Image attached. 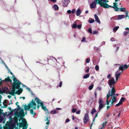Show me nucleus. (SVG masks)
<instances>
[{
    "label": "nucleus",
    "instance_id": "1",
    "mask_svg": "<svg viewBox=\"0 0 129 129\" xmlns=\"http://www.w3.org/2000/svg\"><path fill=\"white\" fill-rule=\"evenodd\" d=\"M115 3H114L113 6H112L109 5L107 4L109 1L107 0H94V1L90 4V7L91 9H93L95 8L96 7V4H99L100 6L103 7L105 8H108L109 7L113 8L115 11H121V8L119 9L117 7V2L119 0H115Z\"/></svg>",
    "mask_w": 129,
    "mask_h": 129
},
{
    "label": "nucleus",
    "instance_id": "2",
    "mask_svg": "<svg viewBox=\"0 0 129 129\" xmlns=\"http://www.w3.org/2000/svg\"><path fill=\"white\" fill-rule=\"evenodd\" d=\"M115 90L114 87H113L111 89V91H109V93L107 95V99H108L109 97L111 96V102L110 105V106H111V105H113L114 104V103L116 101L117 98L115 96Z\"/></svg>",
    "mask_w": 129,
    "mask_h": 129
},
{
    "label": "nucleus",
    "instance_id": "3",
    "mask_svg": "<svg viewBox=\"0 0 129 129\" xmlns=\"http://www.w3.org/2000/svg\"><path fill=\"white\" fill-rule=\"evenodd\" d=\"M36 101V103L37 104V107L38 109H39L40 106L42 107V108L44 111L49 113V112L48 109L46 108V106L44 105L43 102L37 97H36L35 99V101Z\"/></svg>",
    "mask_w": 129,
    "mask_h": 129
},
{
    "label": "nucleus",
    "instance_id": "4",
    "mask_svg": "<svg viewBox=\"0 0 129 129\" xmlns=\"http://www.w3.org/2000/svg\"><path fill=\"white\" fill-rule=\"evenodd\" d=\"M13 85L15 87V88L19 89L20 88V85H22V86L23 85L15 77L13 74Z\"/></svg>",
    "mask_w": 129,
    "mask_h": 129
},
{
    "label": "nucleus",
    "instance_id": "5",
    "mask_svg": "<svg viewBox=\"0 0 129 129\" xmlns=\"http://www.w3.org/2000/svg\"><path fill=\"white\" fill-rule=\"evenodd\" d=\"M36 102V100L35 101V100L34 101V100L32 99L31 101H30L28 104L29 107V108H32L34 109H36V107L37 106L36 104L35 103V102Z\"/></svg>",
    "mask_w": 129,
    "mask_h": 129
},
{
    "label": "nucleus",
    "instance_id": "6",
    "mask_svg": "<svg viewBox=\"0 0 129 129\" xmlns=\"http://www.w3.org/2000/svg\"><path fill=\"white\" fill-rule=\"evenodd\" d=\"M99 107L98 112H99L100 110L102 109L105 107V104H103V101L102 99H100L99 101Z\"/></svg>",
    "mask_w": 129,
    "mask_h": 129
},
{
    "label": "nucleus",
    "instance_id": "7",
    "mask_svg": "<svg viewBox=\"0 0 129 129\" xmlns=\"http://www.w3.org/2000/svg\"><path fill=\"white\" fill-rule=\"evenodd\" d=\"M6 127L7 129H13L14 125L10 122L7 121L6 124Z\"/></svg>",
    "mask_w": 129,
    "mask_h": 129
},
{
    "label": "nucleus",
    "instance_id": "8",
    "mask_svg": "<svg viewBox=\"0 0 129 129\" xmlns=\"http://www.w3.org/2000/svg\"><path fill=\"white\" fill-rule=\"evenodd\" d=\"M116 82L115 81L114 78H111L108 81V84L110 88L113 87H112V85H114Z\"/></svg>",
    "mask_w": 129,
    "mask_h": 129
},
{
    "label": "nucleus",
    "instance_id": "9",
    "mask_svg": "<svg viewBox=\"0 0 129 129\" xmlns=\"http://www.w3.org/2000/svg\"><path fill=\"white\" fill-rule=\"evenodd\" d=\"M121 70V66L119 67V69L116 72L115 76L116 77V80L117 81L118 78L120 76V75L121 73L120 70Z\"/></svg>",
    "mask_w": 129,
    "mask_h": 129
},
{
    "label": "nucleus",
    "instance_id": "10",
    "mask_svg": "<svg viewBox=\"0 0 129 129\" xmlns=\"http://www.w3.org/2000/svg\"><path fill=\"white\" fill-rule=\"evenodd\" d=\"M89 117L88 113H86L85 114L83 120L84 123L85 124L87 122L89 121Z\"/></svg>",
    "mask_w": 129,
    "mask_h": 129
},
{
    "label": "nucleus",
    "instance_id": "11",
    "mask_svg": "<svg viewBox=\"0 0 129 129\" xmlns=\"http://www.w3.org/2000/svg\"><path fill=\"white\" fill-rule=\"evenodd\" d=\"M27 125V123L26 120L23 119V122L20 123L19 126L20 127H25V126H26Z\"/></svg>",
    "mask_w": 129,
    "mask_h": 129
},
{
    "label": "nucleus",
    "instance_id": "12",
    "mask_svg": "<svg viewBox=\"0 0 129 129\" xmlns=\"http://www.w3.org/2000/svg\"><path fill=\"white\" fill-rule=\"evenodd\" d=\"M24 112L23 109H20L19 111L17 113L16 115L19 117L24 114Z\"/></svg>",
    "mask_w": 129,
    "mask_h": 129
},
{
    "label": "nucleus",
    "instance_id": "13",
    "mask_svg": "<svg viewBox=\"0 0 129 129\" xmlns=\"http://www.w3.org/2000/svg\"><path fill=\"white\" fill-rule=\"evenodd\" d=\"M63 6L64 7H67L68 4L70 2L69 0H63Z\"/></svg>",
    "mask_w": 129,
    "mask_h": 129
},
{
    "label": "nucleus",
    "instance_id": "14",
    "mask_svg": "<svg viewBox=\"0 0 129 129\" xmlns=\"http://www.w3.org/2000/svg\"><path fill=\"white\" fill-rule=\"evenodd\" d=\"M94 18L95 21L99 24L101 23L100 20L97 15L96 14L94 15Z\"/></svg>",
    "mask_w": 129,
    "mask_h": 129
},
{
    "label": "nucleus",
    "instance_id": "15",
    "mask_svg": "<svg viewBox=\"0 0 129 129\" xmlns=\"http://www.w3.org/2000/svg\"><path fill=\"white\" fill-rule=\"evenodd\" d=\"M15 88V87H13L12 90L9 91V93L10 94H14V93H16Z\"/></svg>",
    "mask_w": 129,
    "mask_h": 129
},
{
    "label": "nucleus",
    "instance_id": "16",
    "mask_svg": "<svg viewBox=\"0 0 129 129\" xmlns=\"http://www.w3.org/2000/svg\"><path fill=\"white\" fill-rule=\"evenodd\" d=\"M59 113V111H57L55 109H53L51 110L50 113L52 114H58Z\"/></svg>",
    "mask_w": 129,
    "mask_h": 129
},
{
    "label": "nucleus",
    "instance_id": "17",
    "mask_svg": "<svg viewBox=\"0 0 129 129\" xmlns=\"http://www.w3.org/2000/svg\"><path fill=\"white\" fill-rule=\"evenodd\" d=\"M81 13V11L80 9H77L76 12V15L77 16H79Z\"/></svg>",
    "mask_w": 129,
    "mask_h": 129
},
{
    "label": "nucleus",
    "instance_id": "18",
    "mask_svg": "<svg viewBox=\"0 0 129 129\" xmlns=\"http://www.w3.org/2000/svg\"><path fill=\"white\" fill-rule=\"evenodd\" d=\"M121 12H125V17H126L127 16L128 12L127 11H126V9L125 8H121Z\"/></svg>",
    "mask_w": 129,
    "mask_h": 129
},
{
    "label": "nucleus",
    "instance_id": "19",
    "mask_svg": "<svg viewBox=\"0 0 129 129\" xmlns=\"http://www.w3.org/2000/svg\"><path fill=\"white\" fill-rule=\"evenodd\" d=\"M23 90L22 89L20 88L18 89V90H16V93L18 95H19L22 92Z\"/></svg>",
    "mask_w": 129,
    "mask_h": 129
},
{
    "label": "nucleus",
    "instance_id": "20",
    "mask_svg": "<svg viewBox=\"0 0 129 129\" xmlns=\"http://www.w3.org/2000/svg\"><path fill=\"white\" fill-rule=\"evenodd\" d=\"M128 67V66L126 64L124 65L123 66L121 65V71L127 69Z\"/></svg>",
    "mask_w": 129,
    "mask_h": 129
},
{
    "label": "nucleus",
    "instance_id": "21",
    "mask_svg": "<svg viewBox=\"0 0 129 129\" xmlns=\"http://www.w3.org/2000/svg\"><path fill=\"white\" fill-rule=\"evenodd\" d=\"M2 81H3L7 82L11 81V80L10 79V78L9 76H8V77L7 78H6L5 80H3Z\"/></svg>",
    "mask_w": 129,
    "mask_h": 129
},
{
    "label": "nucleus",
    "instance_id": "22",
    "mask_svg": "<svg viewBox=\"0 0 129 129\" xmlns=\"http://www.w3.org/2000/svg\"><path fill=\"white\" fill-rule=\"evenodd\" d=\"M30 111V114L32 115H33V117H34L36 115V113L34 112L33 110L32 109H30L29 110Z\"/></svg>",
    "mask_w": 129,
    "mask_h": 129
},
{
    "label": "nucleus",
    "instance_id": "23",
    "mask_svg": "<svg viewBox=\"0 0 129 129\" xmlns=\"http://www.w3.org/2000/svg\"><path fill=\"white\" fill-rule=\"evenodd\" d=\"M119 26H116L114 27L113 29V30L114 33H115L119 28Z\"/></svg>",
    "mask_w": 129,
    "mask_h": 129
},
{
    "label": "nucleus",
    "instance_id": "24",
    "mask_svg": "<svg viewBox=\"0 0 129 129\" xmlns=\"http://www.w3.org/2000/svg\"><path fill=\"white\" fill-rule=\"evenodd\" d=\"M59 7L58 5L56 4H55L53 6V8L55 10H56L58 9Z\"/></svg>",
    "mask_w": 129,
    "mask_h": 129
},
{
    "label": "nucleus",
    "instance_id": "25",
    "mask_svg": "<svg viewBox=\"0 0 129 129\" xmlns=\"http://www.w3.org/2000/svg\"><path fill=\"white\" fill-rule=\"evenodd\" d=\"M89 74H88L85 75L83 77V78L84 79H86L88 78L89 76Z\"/></svg>",
    "mask_w": 129,
    "mask_h": 129
},
{
    "label": "nucleus",
    "instance_id": "26",
    "mask_svg": "<svg viewBox=\"0 0 129 129\" xmlns=\"http://www.w3.org/2000/svg\"><path fill=\"white\" fill-rule=\"evenodd\" d=\"M89 21L90 23H92L94 22L95 21L93 19L89 18Z\"/></svg>",
    "mask_w": 129,
    "mask_h": 129
},
{
    "label": "nucleus",
    "instance_id": "27",
    "mask_svg": "<svg viewBox=\"0 0 129 129\" xmlns=\"http://www.w3.org/2000/svg\"><path fill=\"white\" fill-rule=\"evenodd\" d=\"M77 23L75 22H74L73 24L72 27L74 28H75L77 27Z\"/></svg>",
    "mask_w": 129,
    "mask_h": 129
},
{
    "label": "nucleus",
    "instance_id": "28",
    "mask_svg": "<svg viewBox=\"0 0 129 129\" xmlns=\"http://www.w3.org/2000/svg\"><path fill=\"white\" fill-rule=\"evenodd\" d=\"M81 41L82 42H85L86 43H87V41L86 40L85 38V37H83V38H82V40H81Z\"/></svg>",
    "mask_w": 129,
    "mask_h": 129
},
{
    "label": "nucleus",
    "instance_id": "29",
    "mask_svg": "<svg viewBox=\"0 0 129 129\" xmlns=\"http://www.w3.org/2000/svg\"><path fill=\"white\" fill-rule=\"evenodd\" d=\"M24 109L25 110H29V109H30V108H29V107L28 104V106L26 105L24 106Z\"/></svg>",
    "mask_w": 129,
    "mask_h": 129
},
{
    "label": "nucleus",
    "instance_id": "30",
    "mask_svg": "<svg viewBox=\"0 0 129 129\" xmlns=\"http://www.w3.org/2000/svg\"><path fill=\"white\" fill-rule=\"evenodd\" d=\"M96 112V110L94 109H92L91 112V113L92 115H93L94 114V113L95 112Z\"/></svg>",
    "mask_w": 129,
    "mask_h": 129
},
{
    "label": "nucleus",
    "instance_id": "31",
    "mask_svg": "<svg viewBox=\"0 0 129 129\" xmlns=\"http://www.w3.org/2000/svg\"><path fill=\"white\" fill-rule=\"evenodd\" d=\"M121 104V99L120 100L119 103L115 105V107H117Z\"/></svg>",
    "mask_w": 129,
    "mask_h": 129
},
{
    "label": "nucleus",
    "instance_id": "32",
    "mask_svg": "<svg viewBox=\"0 0 129 129\" xmlns=\"http://www.w3.org/2000/svg\"><path fill=\"white\" fill-rule=\"evenodd\" d=\"M93 85L92 84L91 85H90L89 87V90H91L93 88Z\"/></svg>",
    "mask_w": 129,
    "mask_h": 129
},
{
    "label": "nucleus",
    "instance_id": "33",
    "mask_svg": "<svg viewBox=\"0 0 129 129\" xmlns=\"http://www.w3.org/2000/svg\"><path fill=\"white\" fill-rule=\"evenodd\" d=\"M95 69L96 71H98L99 69V66L98 65H96L95 67Z\"/></svg>",
    "mask_w": 129,
    "mask_h": 129
},
{
    "label": "nucleus",
    "instance_id": "34",
    "mask_svg": "<svg viewBox=\"0 0 129 129\" xmlns=\"http://www.w3.org/2000/svg\"><path fill=\"white\" fill-rule=\"evenodd\" d=\"M88 31L90 34L92 33V31L91 28H89L88 30Z\"/></svg>",
    "mask_w": 129,
    "mask_h": 129
},
{
    "label": "nucleus",
    "instance_id": "35",
    "mask_svg": "<svg viewBox=\"0 0 129 129\" xmlns=\"http://www.w3.org/2000/svg\"><path fill=\"white\" fill-rule=\"evenodd\" d=\"M82 25L81 24H79L77 25V27L78 29H80Z\"/></svg>",
    "mask_w": 129,
    "mask_h": 129
},
{
    "label": "nucleus",
    "instance_id": "36",
    "mask_svg": "<svg viewBox=\"0 0 129 129\" xmlns=\"http://www.w3.org/2000/svg\"><path fill=\"white\" fill-rule=\"evenodd\" d=\"M22 87H26V89H28L29 91H30V89L29 87H27L25 85H23L22 86Z\"/></svg>",
    "mask_w": 129,
    "mask_h": 129
},
{
    "label": "nucleus",
    "instance_id": "37",
    "mask_svg": "<svg viewBox=\"0 0 129 129\" xmlns=\"http://www.w3.org/2000/svg\"><path fill=\"white\" fill-rule=\"evenodd\" d=\"M117 17H118L117 18V20H119L121 19V15H119L117 16Z\"/></svg>",
    "mask_w": 129,
    "mask_h": 129
},
{
    "label": "nucleus",
    "instance_id": "38",
    "mask_svg": "<svg viewBox=\"0 0 129 129\" xmlns=\"http://www.w3.org/2000/svg\"><path fill=\"white\" fill-rule=\"evenodd\" d=\"M123 96V95H122V97H121V103H122V102L125 100V98L122 97Z\"/></svg>",
    "mask_w": 129,
    "mask_h": 129
},
{
    "label": "nucleus",
    "instance_id": "39",
    "mask_svg": "<svg viewBox=\"0 0 129 129\" xmlns=\"http://www.w3.org/2000/svg\"><path fill=\"white\" fill-rule=\"evenodd\" d=\"M77 109L75 108H73L72 110V112L73 113H75L76 112Z\"/></svg>",
    "mask_w": 129,
    "mask_h": 129
},
{
    "label": "nucleus",
    "instance_id": "40",
    "mask_svg": "<svg viewBox=\"0 0 129 129\" xmlns=\"http://www.w3.org/2000/svg\"><path fill=\"white\" fill-rule=\"evenodd\" d=\"M90 61V59L87 58L86 59V61L87 63H89Z\"/></svg>",
    "mask_w": 129,
    "mask_h": 129
},
{
    "label": "nucleus",
    "instance_id": "41",
    "mask_svg": "<svg viewBox=\"0 0 129 129\" xmlns=\"http://www.w3.org/2000/svg\"><path fill=\"white\" fill-rule=\"evenodd\" d=\"M75 9H73V10H72V11H71V12L72 14H74L75 12Z\"/></svg>",
    "mask_w": 129,
    "mask_h": 129
},
{
    "label": "nucleus",
    "instance_id": "42",
    "mask_svg": "<svg viewBox=\"0 0 129 129\" xmlns=\"http://www.w3.org/2000/svg\"><path fill=\"white\" fill-rule=\"evenodd\" d=\"M93 49H94V50H95L96 51H98V47H95V46H94V47Z\"/></svg>",
    "mask_w": 129,
    "mask_h": 129
},
{
    "label": "nucleus",
    "instance_id": "43",
    "mask_svg": "<svg viewBox=\"0 0 129 129\" xmlns=\"http://www.w3.org/2000/svg\"><path fill=\"white\" fill-rule=\"evenodd\" d=\"M110 41H111L112 42H113L115 41V39L114 38H112L110 40Z\"/></svg>",
    "mask_w": 129,
    "mask_h": 129
},
{
    "label": "nucleus",
    "instance_id": "44",
    "mask_svg": "<svg viewBox=\"0 0 129 129\" xmlns=\"http://www.w3.org/2000/svg\"><path fill=\"white\" fill-rule=\"evenodd\" d=\"M81 110H79L78 111H77L76 112V113L78 114H79L80 113Z\"/></svg>",
    "mask_w": 129,
    "mask_h": 129
},
{
    "label": "nucleus",
    "instance_id": "45",
    "mask_svg": "<svg viewBox=\"0 0 129 129\" xmlns=\"http://www.w3.org/2000/svg\"><path fill=\"white\" fill-rule=\"evenodd\" d=\"M62 84V82H60L59 83V84L58 85L59 87H61Z\"/></svg>",
    "mask_w": 129,
    "mask_h": 129
},
{
    "label": "nucleus",
    "instance_id": "46",
    "mask_svg": "<svg viewBox=\"0 0 129 129\" xmlns=\"http://www.w3.org/2000/svg\"><path fill=\"white\" fill-rule=\"evenodd\" d=\"M106 124V122H105V123H103L102 125V127H103H103L105 126Z\"/></svg>",
    "mask_w": 129,
    "mask_h": 129
},
{
    "label": "nucleus",
    "instance_id": "47",
    "mask_svg": "<svg viewBox=\"0 0 129 129\" xmlns=\"http://www.w3.org/2000/svg\"><path fill=\"white\" fill-rule=\"evenodd\" d=\"M98 33V31L96 30L94 31L93 32V34H97Z\"/></svg>",
    "mask_w": 129,
    "mask_h": 129
},
{
    "label": "nucleus",
    "instance_id": "48",
    "mask_svg": "<svg viewBox=\"0 0 129 129\" xmlns=\"http://www.w3.org/2000/svg\"><path fill=\"white\" fill-rule=\"evenodd\" d=\"M70 121V120L68 118L66 119V121H65V122L67 123V122H69Z\"/></svg>",
    "mask_w": 129,
    "mask_h": 129
},
{
    "label": "nucleus",
    "instance_id": "49",
    "mask_svg": "<svg viewBox=\"0 0 129 129\" xmlns=\"http://www.w3.org/2000/svg\"><path fill=\"white\" fill-rule=\"evenodd\" d=\"M106 42L105 41L101 43V46H102L104 44H105Z\"/></svg>",
    "mask_w": 129,
    "mask_h": 129
},
{
    "label": "nucleus",
    "instance_id": "50",
    "mask_svg": "<svg viewBox=\"0 0 129 129\" xmlns=\"http://www.w3.org/2000/svg\"><path fill=\"white\" fill-rule=\"evenodd\" d=\"M112 107V105H111V106H107V110H108L109 109V108L110 107Z\"/></svg>",
    "mask_w": 129,
    "mask_h": 129
},
{
    "label": "nucleus",
    "instance_id": "51",
    "mask_svg": "<svg viewBox=\"0 0 129 129\" xmlns=\"http://www.w3.org/2000/svg\"><path fill=\"white\" fill-rule=\"evenodd\" d=\"M46 117V120H45V121H49V120L48 117Z\"/></svg>",
    "mask_w": 129,
    "mask_h": 129
},
{
    "label": "nucleus",
    "instance_id": "52",
    "mask_svg": "<svg viewBox=\"0 0 129 129\" xmlns=\"http://www.w3.org/2000/svg\"><path fill=\"white\" fill-rule=\"evenodd\" d=\"M95 118H94V119L93 120V121H92V124L91 125V126H92V124L93 123H94V122H95Z\"/></svg>",
    "mask_w": 129,
    "mask_h": 129
},
{
    "label": "nucleus",
    "instance_id": "53",
    "mask_svg": "<svg viewBox=\"0 0 129 129\" xmlns=\"http://www.w3.org/2000/svg\"><path fill=\"white\" fill-rule=\"evenodd\" d=\"M67 12L69 14H70L71 13V11L70 10H69L67 11Z\"/></svg>",
    "mask_w": 129,
    "mask_h": 129
},
{
    "label": "nucleus",
    "instance_id": "54",
    "mask_svg": "<svg viewBox=\"0 0 129 129\" xmlns=\"http://www.w3.org/2000/svg\"><path fill=\"white\" fill-rule=\"evenodd\" d=\"M3 120V118L2 117H0V122H2Z\"/></svg>",
    "mask_w": 129,
    "mask_h": 129
},
{
    "label": "nucleus",
    "instance_id": "55",
    "mask_svg": "<svg viewBox=\"0 0 129 129\" xmlns=\"http://www.w3.org/2000/svg\"><path fill=\"white\" fill-rule=\"evenodd\" d=\"M127 32L124 31L123 33V34L125 36H126L127 34Z\"/></svg>",
    "mask_w": 129,
    "mask_h": 129
},
{
    "label": "nucleus",
    "instance_id": "56",
    "mask_svg": "<svg viewBox=\"0 0 129 129\" xmlns=\"http://www.w3.org/2000/svg\"><path fill=\"white\" fill-rule=\"evenodd\" d=\"M125 16L124 15H121V19L124 18Z\"/></svg>",
    "mask_w": 129,
    "mask_h": 129
},
{
    "label": "nucleus",
    "instance_id": "57",
    "mask_svg": "<svg viewBox=\"0 0 129 129\" xmlns=\"http://www.w3.org/2000/svg\"><path fill=\"white\" fill-rule=\"evenodd\" d=\"M108 100L107 99V103H106V104L107 105H109V102H110V101H108Z\"/></svg>",
    "mask_w": 129,
    "mask_h": 129
},
{
    "label": "nucleus",
    "instance_id": "58",
    "mask_svg": "<svg viewBox=\"0 0 129 129\" xmlns=\"http://www.w3.org/2000/svg\"><path fill=\"white\" fill-rule=\"evenodd\" d=\"M53 3H55L56 1V0H50Z\"/></svg>",
    "mask_w": 129,
    "mask_h": 129
},
{
    "label": "nucleus",
    "instance_id": "59",
    "mask_svg": "<svg viewBox=\"0 0 129 129\" xmlns=\"http://www.w3.org/2000/svg\"><path fill=\"white\" fill-rule=\"evenodd\" d=\"M89 68H87L86 70V72L87 73L89 72Z\"/></svg>",
    "mask_w": 129,
    "mask_h": 129
},
{
    "label": "nucleus",
    "instance_id": "60",
    "mask_svg": "<svg viewBox=\"0 0 129 129\" xmlns=\"http://www.w3.org/2000/svg\"><path fill=\"white\" fill-rule=\"evenodd\" d=\"M111 76V75L110 74H109L107 76V78L108 79H109Z\"/></svg>",
    "mask_w": 129,
    "mask_h": 129
},
{
    "label": "nucleus",
    "instance_id": "61",
    "mask_svg": "<svg viewBox=\"0 0 129 129\" xmlns=\"http://www.w3.org/2000/svg\"><path fill=\"white\" fill-rule=\"evenodd\" d=\"M110 113H108L107 115H106V116L107 117H109L110 115Z\"/></svg>",
    "mask_w": 129,
    "mask_h": 129
},
{
    "label": "nucleus",
    "instance_id": "62",
    "mask_svg": "<svg viewBox=\"0 0 129 129\" xmlns=\"http://www.w3.org/2000/svg\"><path fill=\"white\" fill-rule=\"evenodd\" d=\"M28 124H27V126L26 127H23L22 129H27V126H28Z\"/></svg>",
    "mask_w": 129,
    "mask_h": 129
},
{
    "label": "nucleus",
    "instance_id": "63",
    "mask_svg": "<svg viewBox=\"0 0 129 129\" xmlns=\"http://www.w3.org/2000/svg\"><path fill=\"white\" fill-rule=\"evenodd\" d=\"M20 98H21H21H22L23 99V100H24L25 99V97H24V96H23V97H20Z\"/></svg>",
    "mask_w": 129,
    "mask_h": 129
},
{
    "label": "nucleus",
    "instance_id": "64",
    "mask_svg": "<svg viewBox=\"0 0 129 129\" xmlns=\"http://www.w3.org/2000/svg\"><path fill=\"white\" fill-rule=\"evenodd\" d=\"M11 96H12L11 95H8V97L9 99L11 98Z\"/></svg>",
    "mask_w": 129,
    "mask_h": 129
}]
</instances>
